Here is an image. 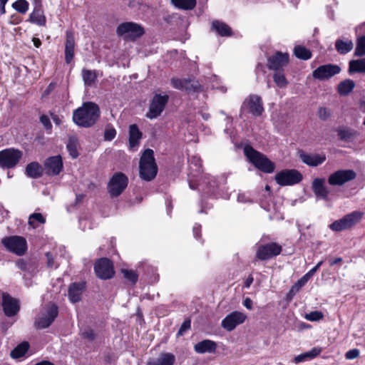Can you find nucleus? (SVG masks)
Instances as JSON below:
<instances>
[{"label": "nucleus", "mask_w": 365, "mask_h": 365, "mask_svg": "<svg viewBox=\"0 0 365 365\" xmlns=\"http://www.w3.org/2000/svg\"><path fill=\"white\" fill-rule=\"evenodd\" d=\"M100 108L93 102L84 103L73 111V120L80 127L89 128L96 124L100 117Z\"/></svg>", "instance_id": "obj_1"}, {"label": "nucleus", "mask_w": 365, "mask_h": 365, "mask_svg": "<svg viewBox=\"0 0 365 365\" xmlns=\"http://www.w3.org/2000/svg\"><path fill=\"white\" fill-rule=\"evenodd\" d=\"M140 177L145 181H151L158 173V166L155 161L154 152L151 149L144 151L139 163Z\"/></svg>", "instance_id": "obj_2"}, {"label": "nucleus", "mask_w": 365, "mask_h": 365, "mask_svg": "<svg viewBox=\"0 0 365 365\" xmlns=\"http://www.w3.org/2000/svg\"><path fill=\"white\" fill-rule=\"evenodd\" d=\"M244 153L250 162L259 170L266 173H271L274 170V164L252 146L246 145L244 148Z\"/></svg>", "instance_id": "obj_3"}, {"label": "nucleus", "mask_w": 365, "mask_h": 365, "mask_svg": "<svg viewBox=\"0 0 365 365\" xmlns=\"http://www.w3.org/2000/svg\"><path fill=\"white\" fill-rule=\"evenodd\" d=\"M144 33L143 27L133 21L123 22L116 28V34L125 41H134L141 37Z\"/></svg>", "instance_id": "obj_4"}, {"label": "nucleus", "mask_w": 365, "mask_h": 365, "mask_svg": "<svg viewBox=\"0 0 365 365\" xmlns=\"http://www.w3.org/2000/svg\"><path fill=\"white\" fill-rule=\"evenodd\" d=\"M22 156V152L18 149H4L0 151V167L8 169L14 168L19 163Z\"/></svg>", "instance_id": "obj_5"}, {"label": "nucleus", "mask_w": 365, "mask_h": 365, "mask_svg": "<svg viewBox=\"0 0 365 365\" xmlns=\"http://www.w3.org/2000/svg\"><path fill=\"white\" fill-rule=\"evenodd\" d=\"M169 100L167 94H155L151 99L146 117L149 119H155L161 115Z\"/></svg>", "instance_id": "obj_6"}, {"label": "nucleus", "mask_w": 365, "mask_h": 365, "mask_svg": "<svg viewBox=\"0 0 365 365\" xmlns=\"http://www.w3.org/2000/svg\"><path fill=\"white\" fill-rule=\"evenodd\" d=\"M4 246L11 252L19 256L24 255L27 250L26 240L20 236L4 237L1 240Z\"/></svg>", "instance_id": "obj_7"}, {"label": "nucleus", "mask_w": 365, "mask_h": 365, "mask_svg": "<svg viewBox=\"0 0 365 365\" xmlns=\"http://www.w3.org/2000/svg\"><path fill=\"white\" fill-rule=\"evenodd\" d=\"M128 178L122 173H115L108 185V192L112 197L120 195L128 185Z\"/></svg>", "instance_id": "obj_8"}, {"label": "nucleus", "mask_w": 365, "mask_h": 365, "mask_svg": "<svg viewBox=\"0 0 365 365\" xmlns=\"http://www.w3.org/2000/svg\"><path fill=\"white\" fill-rule=\"evenodd\" d=\"M361 217L362 213L355 211L345 215L341 219L334 222L329 225V227L336 232L342 231L354 226L361 220Z\"/></svg>", "instance_id": "obj_9"}, {"label": "nucleus", "mask_w": 365, "mask_h": 365, "mask_svg": "<svg viewBox=\"0 0 365 365\" xmlns=\"http://www.w3.org/2000/svg\"><path fill=\"white\" fill-rule=\"evenodd\" d=\"M275 180L281 186L293 185L302 180V174L297 170H284L278 173Z\"/></svg>", "instance_id": "obj_10"}, {"label": "nucleus", "mask_w": 365, "mask_h": 365, "mask_svg": "<svg viewBox=\"0 0 365 365\" xmlns=\"http://www.w3.org/2000/svg\"><path fill=\"white\" fill-rule=\"evenodd\" d=\"M282 250V246L276 242H270L258 247L256 257L260 260H268L279 255Z\"/></svg>", "instance_id": "obj_11"}, {"label": "nucleus", "mask_w": 365, "mask_h": 365, "mask_svg": "<svg viewBox=\"0 0 365 365\" xmlns=\"http://www.w3.org/2000/svg\"><path fill=\"white\" fill-rule=\"evenodd\" d=\"M58 308L55 305H51L46 310L41 312L36 318L35 327L38 329H45L48 327L58 316Z\"/></svg>", "instance_id": "obj_12"}, {"label": "nucleus", "mask_w": 365, "mask_h": 365, "mask_svg": "<svg viewBox=\"0 0 365 365\" xmlns=\"http://www.w3.org/2000/svg\"><path fill=\"white\" fill-rule=\"evenodd\" d=\"M356 176V174L353 170H339L329 175L328 182L332 186H341L354 180Z\"/></svg>", "instance_id": "obj_13"}, {"label": "nucleus", "mask_w": 365, "mask_h": 365, "mask_svg": "<svg viewBox=\"0 0 365 365\" xmlns=\"http://www.w3.org/2000/svg\"><path fill=\"white\" fill-rule=\"evenodd\" d=\"M247 318L243 312L235 311L227 315L221 322V327L227 331H233L238 325L242 324Z\"/></svg>", "instance_id": "obj_14"}, {"label": "nucleus", "mask_w": 365, "mask_h": 365, "mask_svg": "<svg viewBox=\"0 0 365 365\" xmlns=\"http://www.w3.org/2000/svg\"><path fill=\"white\" fill-rule=\"evenodd\" d=\"M340 71L341 68L339 66L334 64H326L320 66L317 69H315L312 73V76L315 79H318L319 81H325L339 73Z\"/></svg>", "instance_id": "obj_15"}, {"label": "nucleus", "mask_w": 365, "mask_h": 365, "mask_svg": "<svg viewBox=\"0 0 365 365\" xmlns=\"http://www.w3.org/2000/svg\"><path fill=\"white\" fill-rule=\"evenodd\" d=\"M242 108L248 110L253 115L260 116L264 112L261 97L257 95L249 96L243 102Z\"/></svg>", "instance_id": "obj_16"}, {"label": "nucleus", "mask_w": 365, "mask_h": 365, "mask_svg": "<svg viewBox=\"0 0 365 365\" xmlns=\"http://www.w3.org/2000/svg\"><path fill=\"white\" fill-rule=\"evenodd\" d=\"M94 270L98 277L103 279L111 278L115 273L112 262L107 258L99 259L95 264Z\"/></svg>", "instance_id": "obj_17"}, {"label": "nucleus", "mask_w": 365, "mask_h": 365, "mask_svg": "<svg viewBox=\"0 0 365 365\" xmlns=\"http://www.w3.org/2000/svg\"><path fill=\"white\" fill-rule=\"evenodd\" d=\"M171 85L176 89L187 92H198L200 90V84L195 79L173 78L171 80Z\"/></svg>", "instance_id": "obj_18"}, {"label": "nucleus", "mask_w": 365, "mask_h": 365, "mask_svg": "<svg viewBox=\"0 0 365 365\" xmlns=\"http://www.w3.org/2000/svg\"><path fill=\"white\" fill-rule=\"evenodd\" d=\"M2 307L6 316H15L19 311V304L17 299L7 293L2 294Z\"/></svg>", "instance_id": "obj_19"}, {"label": "nucleus", "mask_w": 365, "mask_h": 365, "mask_svg": "<svg viewBox=\"0 0 365 365\" xmlns=\"http://www.w3.org/2000/svg\"><path fill=\"white\" fill-rule=\"evenodd\" d=\"M44 169L46 174L57 175L63 169V162L60 155L49 157L44 162Z\"/></svg>", "instance_id": "obj_20"}, {"label": "nucleus", "mask_w": 365, "mask_h": 365, "mask_svg": "<svg viewBox=\"0 0 365 365\" xmlns=\"http://www.w3.org/2000/svg\"><path fill=\"white\" fill-rule=\"evenodd\" d=\"M312 190L317 198L327 200L330 193L329 189L326 186L325 179L317 178L312 184Z\"/></svg>", "instance_id": "obj_21"}, {"label": "nucleus", "mask_w": 365, "mask_h": 365, "mask_svg": "<svg viewBox=\"0 0 365 365\" xmlns=\"http://www.w3.org/2000/svg\"><path fill=\"white\" fill-rule=\"evenodd\" d=\"M289 61V55L277 52L268 58L267 66L270 70H278L285 66Z\"/></svg>", "instance_id": "obj_22"}, {"label": "nucleus", "mask_w": 365, "mask_h": 365, "mask_svg": "<svg viewBox=\"0 0 365 365\" xmlns=\"http://www.w3.org/2000/svg\"><path fill=\"white\" fill-rule=\"evenodd\" d=\"M75 37L72 31H66L65 42V60L70 63L74 56Z\"/></svg>", "instance_id": "obj_23"}, {"label": "nucleus", "mask_w": 365, "mask_h": 365, "mask_svg": "<svg viewBox=\"0 0 365 365\" xmlns=\"http://www.w3.org/2000/svg\"><path fill=\"white\" fill-rule=\"evenodd\" d=\"M85 290L84 282L72 283L68 290V296L69 300L72 303H76L81 299V295Z\"/></svg>", "instance_id": "obj_24"}, {"label": "nucleus", "mask_w": 365, "mask_h": 365, "mask_svg": "<svg viewBox=\"0 0 365 365\" xmlns=\"http://www.w3.org/2000/svg\"><path fill=\"white\" fill-rule=\"evenodd\" d=\"M299 158L304 163L312 167L318 166L326 160V156L324 154H307L301 153Z\"/></svg>", "instance_id": "obj_25"}, {"label": "nucleus", "mask_w": 365, "mask_h": 365, "mask_svg": "<svg viewBox=\"0 0 365 365\" xmlns=\"http://www.w3.org/2000/svg\"><path fill=\"white\" fill-rule=\"evenodd\" d=\"M217 349V344L210 339H204L194 346V350L198 354L214 353Z\"/></svg>", "instance_id": "obj_26"}, {"label": "nucleus", "mask_w": 365, "mask_h": 365, "mask_svg": "<svg viewBox=\"0 0 365 365\" xmlns=\"http://www.w3.org/2000/svg\"><path fill=\"white\" fill-rule=\"evenodd\" d=\"M323 264V261L319 262L315 267L310 269L307 274H305L302 278H300L292 287L290 292H297L301 287H302L308 282V280L315 274L318 269Z\"/></svg>", "instance_id": "obj_27"}, {"label": "nucleus", "mask_w": 365, "mask_h": 365, "mask_svg": "<svg viewBox=\"0 0 365 365\" xmlns=\"http://www.w3.org/2000/svg\"><path fill=\"white\" fill-rule=\"evenodd\" d=\"M175 361V356L168 352H162L159 356L148 361V365H173Z\"/></svg>", "instance_id": "obj_28"}, {"label": "nucleus", "mask_w": 365, "mask_h": 365, "mask_svg": "<svg viewBox=\"0 0 365 365\" xmlns=\"http://www.w3.org/2000/svg\"><path fill=\"white\" fill-rule=\"evenodd\" d=\"M142 138V133L137 125L133 124L129 127V144L131 149L136 147Z\"/></svg>", "instance_id": "obj_29"}, {"label": "nucleus", "mask_w": 365, "mask_h": 365, "mask_svg": "<svg viewBox=\"0 0 365 365\" xmlns=\"http://www.w3.org/2000/svg\"><path fill=\"white\" fill-rule=\"evenodd\" d=\"M212 29L221 36H230L232 35L231 28L227 24L217 20L212 21Z\"/></svg>", "instance_id": "obj_30"}, {"label": "nucleus", "mask_w": 365, "mask_h": 365, "mask_svg": "<svg viewBox=\"0 0 365 365\" xmlns=\"http://www.w3.org/2000/svg\"><path fill=\"white\" fill-rule=\"evenodd\" d=\"M26 174L31 178H38L42 175V167L37 162L29 163L26 167Z\"/></svg>", "instance_id": "obj_31"}, {"label": "nucleus", "mask_w": 365, "mask_h": 365, "mask_svg": "<svg viewBox=\"0 0 365 365\" xmlns=\"http://www.w3.org/2000/svg\"><path fill=\"white\" fill-rule=\"evenodd\" d=\"M349 72L350 73H365V58L350 61L349 63Z\"/></svg>", "instance_id": "obj_32"}, {"label": "nucleus", "mask_w": 365, "mask_h": 365, "mask_svg": "<svg viewBox=\"0 0 365 365\" xmlns=\"http://www.w3.org/2000/svg\"><path fill=\"white\" fill-rule=\"evenodd\" d=\"M335 47L339 53L346 54L353 49L354 44L351 40L338 39L336 41Z\"/></svg>", "instance_id": "obj_33"}, {"label": "nucleus", "mask_w": 365, "mask_h": 365, "mask_svg": "<svg viewBox=\"0 0 365 365\" xmlns=\"http://www.w3.org/2000/svg\"><path fill=\"white\" fill-rule=\"evenodd\" d=\"M29 21L38 26H45L46 24V17L40 8L34 9L33 12L30 14Z\"/></svg>", "instance_id": "obj_34"}, {"label": "nucleus", "mask_w": 365, "mask_h": 365, "mask_svg": "<svg viewBox=\"0 0 365 365\" xmlns=\"http://www.w3.org/2000/svg\"><path fill=\"white\" fill-rule=\"evenodd\" d=\"M355 86V83L351 79H346L341 81L338 85L337 91L341 96H346L352 91Z\"/></svg>", "instance_id": "obj_35"}, {"label": "nucleus", "mask_w": 365, "mask_h": 365, "mask_svg": "<svg viewBox=\"0 0 365 365\" xmlns=\"http://www.w3.org/2000/svg\"><path fill=\"white\" fill-rule=\"evenodd\" d=\"M82 77L86 86H91L97 78V73L96 71L88 69L82 70Z\"/></svg>", "instance_id": "obj_36"}, {"label": "nucleus", "mask_w": 365, "mask_h": 365, "mask_svg": "<svg viewBox=\"0 0 365 365\" xmlns=\"http://www.w3.org/2000/svg\"><path fill=\"white\" fill-rule=\"evenodd\" d=\"M173 4L180 9L192 10L196 6V0H171Z\"/></svg>", "instance_id": "obj_37"}, {"label": "nucleus", "mask_w": 365, "mask_h": 365, "mask_svg": "<svg viewBox=\"0 0 365 365\" xmlns=\"http://www.w3.org/2000/svg\"><path fill=\"white\" fill-rule=\"evenodd\" d=\"M29 347V344L28 342H22L11 351V356L14 359H18L23 356L27 351Z\"/></svg>", "instance_id": "obj_38"}, {"label": "nucleus", "mask_w": 365, "mask_h": 365, "mask_svg": "<svg viewBox=\"0 0 365 365\" xmlns=\"http://www.w3.org/2000/svg\"><path fill=\"white\" fill-rule=\"evenodd\" d=\"M78 141L76 137H71L67 143L66 148L69 154L73 158H76L78 156Z\"/></svg>", "instance_id": "obj_39"}, {"label": "nucleus", "mask_w": 365, "mask_h": 365, "mask_svg": "<svg viewBox=\"0 0 365 365\" xmlns=\"http://www.w3.org/2000/svg\"><path fill=\"white\" fill-rule=\"evenodd\" d=\"M294 53L297 58L302 60H308L312 56L311 51L302 46H295Z\"/></svg>", "instance_id": "obj_40"}, {"label": "nucleus", "mask_w": 365, "mask_h": 365, "mask_svg": "<svg viewBox=\"0 0 365 365\" xmlns=\"http://www.w3.org/2000/svg\"><path fill=\"white\" fill-rule=\"evenodd\" d=\"M337 133L339 138L342 140H349L355 135V132L353 130L346 127L339 128L337 129Z\"/></svg>", "instance_id": "obj_41"}, {"label": "nucleus", "mask_w": 365, "mask_h": 365, "mask_svg": "<svg viewBox=\"0 0 365 365\" xmlns=\"http://www.w3.org/2000/svg\"><path fill=\"white\" fill-rule=\"evenodd\" d=\"M45 222L46 220L41 213H34L29 218V225L33 228H36L38 224H43Z\"/></svg>", "instance_id": "obj_42"}, {"label": "nucleus", "mask_w": 365, "mask_h": 365, "mask_svg": "<svg viewBox=\"0 0 365 365\" xmlns=\"http://www.w3.org/2000/svg\"><path fill=\"white\" fill-rule=\"evenodd\" d=\"M29 2L26 0H17L12 4V7L21 14H26L29 10Z\"/></svg>", "instance_id": "obj_43"}, {"label": "nucleus", "mask_w": 365, "mask_h": 365, "mask_svg": "<svg viewBox=\"0 0 365 365\" xmlns=\"http://www.w3.org/2000/svg\"><path fill=\"white\" fill-rule=\"evenodd\" d=\"M354 55L356 56H365V36H360L357 38Z\"/></svg>", "instance_id": "obj_44"}, {"label": "nucleus", "mask_w": 365, "mask_h": 365, "mask_svg": "<svg viewBox=\"0 0 365 365\" xmlns=\"http://www.w3.org/2000/svg\"><path fill=\"white\" fill-rule=\"evenodd\" d=\"M273 78L277 86L280 88H284L288 84V81H287L285 76L281 73L276 72L274 74Z\"/></svg>", "instance_id": "obj_45"}, {"label": "nucleus", "mask_w": 365, "mask_h": 365, "mask_svg": "<svg viewBox=\"0 0 365 365\" xmlns=\"http://www.w3.org/2000/svg\"><path fill=\"white\" fill-rule=\"evenodd\" d=\"M322 350L321 347H314L310 351L304 352V354L306 358V361L312 359L319 356L321 354Z\"/></svg>", "instance_id": "obj_46"}, {"label": "nucleus", "mask_w": 365, "mask_h": 365, "mask_svg": "<svg viewBox=\"0 0 365 365\" xmlns=\"http://www.w3.org/2000/svg\"><path fill=\"white\" fill-rule=\"evenodd\" d=\"M322 350L321 347H314L310 351L304 352V354L306 358V361L312 359L319 356L321 354Z\"/></svg>", "instance_id": "obj_47"}, {"label": "nucleus", "mask_w": 365, "mask_h": 365, "mask_svg": "<svg viewBox=\"0 0 365 365\" xmlns=\"http://www.w3.org/2000/svg\"><path fill=\"white\" fill-rule=\"evenodd\" d=\"M122 273L125 279L135 284L138 280V276L133 270L122 269Z\"/></svg>", "instance_id": "obj_48"}, {"label": "nucleus", "mask_w": 365, "mask_h": 365, "mask_svg": "<svg viewBox=\"0 0 365 365\" xmlns=\"http://www.w3.org/2000/svg\"><path fill=\"white\" fill-rule=\"evenodd\" d=\"M323 318V314L319 311L311 312L305 315V319L310 322H316Z\"/></svg>", "instance_id": "obj_49"}, {"label": "nucleus", "mask_w": 365, "mask_h": 365, "mask_svg": "<svg viewBox=\"0 0 365 365\" xmlns=\"http://www.w3.org/2000/svg\"><path fill=\"white\" fill-rule=\"evenodd\" d=\"M318 117L322 120H327L331 116V110L326 107H321L318 110Z\"/></svg>", "instance_id": "obj_50"}, {"label": "nucleus", "mask_w": 365, "mask_h": 365, "mask_svg": "<svg viewBox=\"0 0 365 365\" xmlns=\"http://www.w3.org/2000/svg\"><path fill=\"white\" fill-rule=\"evenodd\" d=\"M191 322L190 319L185 320L181 325L180 329L177 333L178 336H183L185 332L190 329Z\"/></svg>", "instance_id": "obj_51"}, {"label": "nucleus", "mask_w": 365, "mask_h": 365, "mask_svg": "<svg viewBox=\"0 0 365 365\" xmlns=\"http://www.w3.org/2000/svg\"><path fill=\"white\" fill-rule=\"evenodd\" d=\"M40 122L43 124L44 128L50 133L51 130L52 125L49 118L46 115H42L40 117Z\"/></svg>", "instance_id": "obj_52"}, {"label": "nucleus", "mask_w": 365, "mask_h": 365, "mask_svg": "<svg viewBox=\"0 0 365 365\" xmlns=\"http://www.w3.org/2000/svg\"><path fill=\"white\" fill-rule=\"evenodd\" d=\"M116 135V130L113 128H106L104 133V138L106 140H112Z\"/></svg>", "instance_id": "obj_53"}, {"label": "nucleus", "mask_w": 365, "mask_h": 365, "mask_svg": "<svg viewBox=\"0 0 365 365\" xmlns=\"http://www.w3.org/2000/svg\"><path fill=\"white\" fill-rule=\"evenodd\" d=\"M359 356V351L357 349H353L348 351L346 354V359L349 360L354 359Z\"/></svg>", "instance_id": "obj_54"}, {"label": "nucleus", "mask_w": 365, "mask_h": 365, "mask_svg": "<svg viewBox=\"0 0 365 365\" xmlns=\"http://www.w3.org/2000/svg\"><path fill=\"white\" fill-rule=\"evenodd\" d=\"M82 335L83 337L88 339L90 341H92L95 339L94 331L91 329H88L83 331L82 332Z\"/></svg>", "instance_id": "obj_55"}, {"label": "nucleus", "mask_w": 365, "mask_h": 365, "mask_svg": "<svg viewBox=\"0 0 365 365\" xmlns=\"http://www.w3.org/2000/svg\"><path fill=\"white\" fill-rule=\"evenodd\" d=\"M16 265L19 269L23 271H25L27 269V262L23 259H19L16 262Z\"/></svg>", "instance_id": "obj_56"}, {"label": "nucleus", "mask_w": 365, "mask_h": 365, "mask_svg": "<svg viewBox=\"0 0 365 365\" xmlns=\"http://www.w3.org/2000/svg\"><path fill=\"white\" fill-rule=\"evenodd\" d=\"M243 305L247 309L251 310L252 309V301L250 298L247 297L243 301Z\"/></svg>", "instance_id": "obj_57"}, {"label": "nucleus", "mask_w": 365, "mask_h": 365, "mask_svg": "<svg viewBox=\"0 0 365 365\" xmlns=\"http://www.w3.org/2000/svg\"><path fill=\"white\" fill-rule=\"evenodd\" d=\"M46 257L47 259V266L48 267H52L53 266V258L52 255L50 252H47L46 254Z\"/></svg>", "instance_id": "obj_58"}, {"label": "nucleus", "mask_w": 365, "mask_h": 365, "mask_svg": "<svg viewBox=\"0 0 365 365\" xmlns=\"http://www.w3.org/2000/svg\"><path fill=\"white\" fill-rule=\"evenodd\" d=\"M306 361V358L304 356V353L303 354H301L299 355H297V356L294 357V361L295 363H301V362H303V361Z\"/></svg>", "instance_id": "obj_59"}, {"label": "nucleus", "mask_w": 365, "mask_h": 365, "mask_svg": "<svg viewBox=\"0 0 365 365\" xmlns=\"http://www.w3.org/2000/svg\"><path fill=\"white\" fill-rule=\"evenodd\" d=\"M252 282H253V277H249L246 279V281H245V287L246 288L250 287Z\"/></svg>", "instance_id": "obj_60"}, {"label": "nucleus", "mask_w": 365, "mask_h": 365, "mask_svg": "<svg viewBox=\"0 0 365 365\" xmlns=\"http://www.w3.org/2000/svg\"><path fill=\"white\" fill-rule=\"evenodd\" d=\"M33 42H34V45L36 47V48H38L40 47V46L41 45V41L39 38H33Z\"/></svg>", "instance_id": "obj_61"}, {"label": "nucleus", "mask_w": 365, "mask_h": 365, "mask_svg": "<svg viewBox=\"0 0 365 365\" xmlns=\"http://www.w3.org/2000/svg\"><path fill=\"white\" fill-rule=\"evenodd\" d=\"M341 261H342V259L341 257L336 258V259L330 261V265L333 266L337 263L341 262Z\"/></svg>", "instance_id": "obj_62"}, {"label": "nucleus", "mask_w": 365, "mask_h": 365, "mask_svg": "<svg viewBox=\"0 0 365 365\" xmlns=\"http://www.w3.org/2000/svg\"><path fill=\"white\" fill-rule=\"evenodd\" d=\"M54 88V85L53 83H50L45 91L46 94H48Z\"/></svg>", "instance_id": "obj_63"}, {"label": "nucleus", "mask_w": 365, "mask_h": 365, "mask_svg": "<svg viewBox=\"0 0 365 365\" xmlns=\"http://www.w3.org/2000/svg\"><path fill=\"white\" fill-rule=\"evenodd\" d=\"M35 365H54V364L48 361H42L39 363L36 364Z\"/></svg>", "instance_id": "obj_64"}]
</instances>
